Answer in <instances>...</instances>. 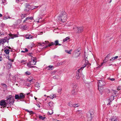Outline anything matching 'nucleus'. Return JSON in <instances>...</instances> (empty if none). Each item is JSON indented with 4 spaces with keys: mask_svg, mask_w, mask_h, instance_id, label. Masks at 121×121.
<instances>
[{
    "mask_svg": "<svg viewBox=\"0 0 121 121\" xmlns=\"http://www.w3.org/2000/svg\"><path fill=\"white\" fill-rule=\"evenodd\" d=\"M67 16V14L65 12H62L61 15L58 17V19L60 21L64 22L66 20Z\"/></svg>",
    "mask_w": 121,
    "mask_h": 121,
    "instance_id": "f257e3e1",
    "label": "nucleus"
},
{
    "mask_svg": "<svg viewBox=\"0 0 121 121\" xmlns=\"http://www.w3.org/2000/svg\"><path fill=\"white\" fill-rule=\"evenodd\" d=\"M12 96L11 95H9L7 97V99L6 100V102L7 105L10 106L13 104L14 103V100Z\"/></svg>",
    "mask_w": 121,
    "mask_h": 121,
    "instance_id": "f03ea898",
    "label": "nucleus"
},
{
    "mask_svg": "<svg viewBox=\"0 0 121 121\" xmlns=\"http://www.w3.org/2000/svg\"><path fill=\"white\" fill-rule=\"evenodd\" d=\"M25 97V94L24 93H20L18 95H15V99H19L21 101H23Z\"/></svg>",
    "mask_w": 121,
    "mask_h": 121,
    "instance_id": "7ed1b4c3",
    "label": "nucleus"
},
{
    "mask_svg": "<svg viewBox=\"0 0 121 121\" xmlns=\"http://www.w3.org/2000/svg\"><path fill=\"white\" fill-rule=\"evenodd\" d=\"M98 82V89L100 91L103 89V87L105 85V82L103 80H99Z\"/></svg>",
    "mask_w": 121,
    "mask_h": 121,
    "instance_id": "20e7f679",
    "label": "nucleus"
},
{
    "mask_svg": "<svg viewBox=\"0 0 121 121\" xmlns=\"http://www.w3.org/2000/svg\"><path fill=\"white\" fill-rule=\"evenodd\" d=\"M83 28L82 27H76L73 28V29L77 33H80L82 32L83 31Z\"/></svg>",
    "mask_w": 121,
    "mask_h": 121,
    "instance_id": "39448f33",
    "label": "nucleus"
},
{
    "mask_svg": "<svg viewBox=\"0 0 121 121\" xmlns=\"http://www.w3.org/2000/svg\"><path fill=\"white\" fill-rule=\"evenodd\" d=\"M94 111L93 109H91L89 111V113L90 114V117H89L88 119L91 121L93 117L94 116Z\"/></svg>",
    "mask_w": 121,
    "mask_h": 121,
    "instance_id": "423d86ee",
    "label": "nucleus"
},
{
    "mask_svg": "<svg viewBox=\"0 0 121 121\" xmlns=\"http://www.w3.org/2000/svg\"><path fill=\"white\" fill-rule=\"evenodd\" d=\"M82 69L80 68L78 70V71L76 72V78L77 79H79L80 77L81 74H80L81 73V71L82 70Z\"/></svg>",
    "mask_w": 121,
    "mask_h": 121,
    "instance_id": "0eeeda50",
    "label": "nucleus"
},
{
    "mask_svg": "<svg viewBox=\"0 0 121 121\" xmlns=\"http://www.w3.org/2000/svg\"><path fill=\"white\" fill-rule=\"evenodd\" d=\"M80 53L79 50L78 49V50H75L74 52V53L73 54L74 57H78L80 55Z\"/></svg>",
    "mask_w": 121,
    "mask_h": 121,
    "instance_id": "6e6552de",
    "label": "nucleus"
},
{
    "mask_svg": "<svg viewBox=\"0 0 121 121\" xmlns=\"http://www.w3.org/2000/svg\"><path fill=\"white\" fill-rule=\"evenodd\" d=\"M6 100H2L0 101V105L2 106H4L3 108L5 107L7 105V102H6Z\"/></svg>",
    "mask_w": 121,
    "mask_h": 121,
    "instance_id": "1a4fd4ad",
    "label": "nucleus"
},
{
    "mask_svg": "<svg viewBox=\"0 0 121 121\" xmlns=\"http://www.w3.org/2000/svg\"><path fill=\"white\" fill-rule=\"evenodd\" d=\"M31 62H33V63H32V65H35L36 63L37 62L36 58V57H32L31 60Z\"/></svg>",
    "mask_w": 121,
    "mask_h": 121,
    "instance_id": "9d476101",
    "label": "nucleus"
},
{
    "mask_svg": "<svg viewBox=\"0 0 121 121\" xmlns=\"http://www.w3.org/2000/svg\"><path fill=\"white\" fill-rule=\"evenodd\" d=\"M85 63L84 65V66L80 68L82 69H83L86 66V65H88L89 66V65H90V64L88 62V61L86 60V59L85 60Z\"/></svg>",
    "mask_w": 121,
    "mask_h": 121,
    "instance_id": "9b49d317",
    "label": "nucleus"
},
{
    "mask_svg": "<svg viewBox=\"0 0 121 121\" xmlns=\"http://www.w3.org/2000/svg\"><path fill=\"white\" fill-rule=\"evenodd\" d=\"M26 9L25 10V11H29V10L31 9V6L28 4H26Z\"/></svg>",
    "mask_w": 121,
    "mask_h": 121,
    "instance_id": "f8f14e48",
    "label": "nucleus"
},
{
    "mask_svg": "<svg viewBox=\"0 0 121 121\" xmlns=\"http://www.w3.org/2000/svg\"><path fill=\"white\" fill-rule=\"evenodd\" d=\"M114 96L113 95H112L111 96L110 98L109 99V102L107 104L108 105H110V102H111L114 99V96Z\"/></svg>",
    "mask_w": 121,
    "mask_h": 121,
    "instance_id": "ddd939ff",
    "label": "nucleus"
},
{
    "mask_svg": "<svg viewBox=\"0 0 121 121\" xmlns=\"http://www.w3.org/2000/svg\"><path fill=\"white\" fill-rule=\"evenodd\" d=\"M31 61H30V62L27 63V65L29 68H37V67L36 66H32L31 65H32V63H31Z\"/></svg>",
    "mask_w": 121,
    "mask_h": 121,
    "instance_id": "4468645a",
    "label": "nucleus"
},
{
    "mask_svg": "<svg viewBox=\"0 0 121 121\" xmlns=\"http://www.w3.org/2000/svg\"><path fill=\"white\" fill-rule=\"evenodd\" d=\"M49 105L50 106V108L51 109H53V107L54 106L53 105L54 104L52 101H50L48 103Z\"/></svg>",
    "mask_w": 121,
    "mask_h": 121,
    "instance_id": "2eb2a0df",
    "label": "nucleus"
},
{
    "mask_svg": "<svg viewBox=\"0 0 121 121\" xmlns=\"http://www.w3.org/2000/svg\"><path fill=\"white\" fill-rule=\"evenodd\" d=\"M111 121H119L118 118L116 117H113L111 119Z\"/></svg>",
    "mask_w": 121,
    "mask_h": 121,
    "instance_id": "dca6fc26",
    "label": "nucleus"
},
{
    "mask_svg": "<svg viewBox=\"0 0 121 121\" xmlns=\"http://www.w3.org/2000/svg\"><path fill=\"white\" fill-rule=\"evenodd\" d=\"M59 41L58 40H56L55 41V45L56 46L59 45L60 46L62 45L61 44L59 43Z\"/></svg>",
    "mask_w": 121,
    "mask_h": 121,
    "instance_id": "f3484780",
    "label": "nucleus"
},
{
    "mask_svg": "<svg viewBox=\"0 0 121 121\" xmlns=\"http://www.w3.org/2000/svg\"><path fill=\"white\" fill-rule=\"evenodd\" d=\"M56 95H51L49 96H48L47 97H50L51 99H53L54 97H56Z\"/></svg>",
    "mask_w": 121,
    "mask_h": 121,
    "instance_id": "a211bd4d",
    "label": "nucleus"
},
{
    "mask_svg": "<svg viewBox=\"0 0 121 121\" xmlns=\"http://www.w3.org/2000/svg\"><path fill=\"white\" fill-rule=\"evenodd\" d=\"M33 38V36L31 35H27L26 36V38L27 39H32Z\"/></svg>",
    "mask_w": 121,
    "mask_h": 121,
    "instance_id": "6ab92c4d",
    "label": "nucleus"
},
{
    "mask_svg": "<svg viewBox=\"0 0 121 121\" xmlns=\"http://www.w3.org/2000/svg\"><path fill=\"white\" fill-rule=\"evenodd\" d=\"M117 91H116L115 90H112L111 91V92L112 94V95H116L117 94Z\"/></svg>",
    "mask_w": 121,
    "mask_h": 121,
    "instance_id": "aec40b11",
    "label": "nucleus"
},
{
    "mask_svg": "<svg viewBox=\"0 0 121 121\" xmlns=\"http://www.w3.org/2000/svg\"><path fill=\"white\" fill-rule=\"evenodd\" d=\"M25 110L29 112L30 113V115L33 114H34V113L32 111H29L28 109H26Z\"/></svg>",
    "mask_w": 121,
    "mask_h": 121,
    "instance_id": "412c9836",
    "label": "nucleus"
},
{
    "mask_svg": "<svg viewBox=\"0 0 121 121\" xmlns=\"http://www.w3.org/2000/svg\"><path fill=\"white\" fill-rule=\"evenodd\" d=\"M2 40L3 43H4L6 42L7 40V37H5L4 39H2Z\"/></svg>",
    "mask_w": 121,
    "mask_h": 121,
    "instance_id": "4be33fe9",
    "label": "nucleus"
},
{
    "mask_svg": "<svg viewBox=\"0 0 121 121\" xmlns=\"http://www.w3.org/2000/svg\"><path fill=\"white\" fill-rule=\"evenodd\" d=\"M53 66L52 65H49L47 67V68H48V70H52V68H53Z\"/></svg>",
    "mask_w": 121,
    "mask_h": 121,
    "instance_id": "5701e85b",
    "label": "nucleus"
},
{
    "mask_svg": "<svg viewBox=\"0 0 121 121\" xmlns=\"http://www.w3.org/2000/svg\"><path fill=\"white\" fill-rule=\"evenodd\" d=\"M80 106L79 104H73V107H79Z\"/></svg>",
    "mask_w": 121,
    "mask_h": 121,
    "instance_id": "b1692460",
    "label": "nucleus"
},
{
    "mask_svg": "<svg viewBox=\"0 0 121 121\" xmlns=\"http://www.w3.org/2000/svg\"><path fill=\"white\" fill-rule=\"evenodd\" d=\"M63 63H64V62H59L57 63V66H59L63 64Z\"/></svg>",
    "mask_w": 121,
    "mask_h": 121,
    "instance_id": "393cba45",
    "label": "nucleus"
},
{
    "mask_svg": "<svg viewBox=\"0 0 121 121\" xmlns=\"http://www.w3.org/2000/svg\"><path fill=\"white\" fill-rule=\"evenodd\" d=\"M18 36L17 35L15 34L11 36V38L13 39L14 38L17 37Z\"/></svg>",
    "mask_w": 121,
    "mask_h": 121,
    "instance_id": "a878e982",
    "label": "nucleus"
},
{
    "mask_svg": "<svg viewBox=\"0 0 121 121\" xmlns=\"http://www.w3.org/2000/svg\"><path fill=\"white\" fill-rule=\"evenodd\" d=\"M69 39V37H66V38L63 39V41L64 42H65L67 40H68V39Z\"/></svg>",
    "mask_w": 121,
    "mask_h": 121,
    "instance_id": "bb28decb",
    "label": "nucleus"
},
{
    "mask_svg": "<svg viewBox=\"0 0 121 121\" xmlns=\"http://www.w3.org/2000/svg\"><path fill=\"white\" fill-rule=\"evenodd\" d=\"M60 77L59 76L57 75H56L55 76H53V78L54 79H58Z\"/></svg>",
    "mask_w": 121,
    "mask_h": 121,
    "instance_id": "cd10ccee",
    "label": "nucleus"
},
{
    "mask_svg": "<svg viewBox=\"0 0 121 121\" xmlns=\"http://www.w3.org/2000/svg\"><path fill=\"white\" fill-rule=\"evenodd\" d=\"M39 119H40L42 120H44L46 118L45 117H43L42 116L40 115L39 116Z\"/></svg>",
    "mask_w": 121,
    "mask_h": 121,
    "instance_id": "c85d7f7f",
    "label": "nucleus"
},
{
    "mask_svg": "<svg viewBox=\"0 0 121 121\" xmlns=\"http://www.w3.org/2000/svg\"><path fill=\"white\" fill-rule=\"evenodd\" d=\"M34 79H31L30 80H29V79H28V81L30 83H31L33 84V83L34 82Z\"/></svg>",
    "mask_w": 121,
    "mask_h": 121,
    "instance_id": "c756f323",
    "label": "nucleus"
},
{
    "mask_svg": "<svg viewBox=\"0 0 121 121\" xmlns=\"http://www.w3.org/2000/svg\"><path fill=\"white\" fill-rule=\"evenodd\" d=\"M4 52L5 53L8 54L9 53V49H6L4 50Z\"/></svg>",
    "mask_w": 121,
    "mask_h": 121,
    "instance_id": "7c9ffc66",
    "label": "nucleus"
},
{
    "mask_svg": "<svg viewBox=\"0 0 121 121\" xmlns=\"http://www.w3.org/2000/svg\"><path fill=\"white\" fill-rule=\"evenodd\" d=\"M26 16V14H22L21 16L22 18H24Z\"/></svg>",
    "mask_w": 121,
    "mask_h": 121,
    "instance_id": "2f4dec72",
    "label": "nucleus"
},
{
    "mask_svg": "<svg viewBox=\"0 0 121 121\" xmlns=\"http://www.w3.org/2000/svg\"><path fill=\"white\" fill-rule=\"evenodd\" d=\"M72 51V50H70V51L65 50V51L66 53L69 54H71V51Z\"/></svg>",
    "mask_w": 121,
    "mask_h": 121,
    "instance_id": "473e14b6",
    "label": "nucleus"
},
{
    "mask_svg": "<svg viewBox=\"0 0 121 121\" xmlns=\"http://www.w3.org/2000/svg\"><path fill=\"white\" fill-rule=\"evenodd\" d=\"M118 57V56H116L115 57H113L111 59H110V60H113L116 59V58H117Z\"/></svg>",
    "mask_w": 121,
    "mask_h": 121,
    "instance_id": "72a5a7b5",
    "label": "nucleus"
},
{
    "mask_svg": "<svg viewBox=\"0 0 121 121\" xmlns=\"http://www.w3.org/2000/svg\"><path fill=\"white\" fill-rule=\"evenodd\" d=\"M23 1V0H16V1L17 3H22V2Z\"/></svg>",
    "mask_w": 121,
    "mask_h": 121,
    "instance_id": "f704fd0d",
    "label": "nucleus"
},
{
    "mask_svg": "<svg viewBox=\"0 0 121 121\" xmlns=\"http://www.w3.org/2000/svg\"><path fill=\"white\" fill-rule=\"evenodd\" d=\"M76 91V90L75 89L74 90H73L72 91V93L73 94H75Z\"/></svg>",
    "mask_w": 121,
    "mask_h": 121,
    "instance_id": "c9c22d12",
    "label": "nucleus"
},
{
    "mask_svg": "<svg viewBox=\"0 0 121 121\" xmlns=\"http://www.w3.org/2000/svg\"><path fill=\"white\" fill-rule=\"evenodd\" d=\"M25 74L27 75H29L31 74L30 72L28 71H26L25 73Z\"/></svg>",
    "mask_w": 121,
    "mask_h": 121,
    "instance_id": "e433bc0d",
    "label": "nucleus"
},
{
    "mask_svg": "<svg viewBox=\"0 0 121 121\" xmlns=\"http://www.w3.org/2000/svg\"><path fill=\"white\" fill-rule=\"evenodd\" d=\"M29 19V18L28 17H27L25 19L24 21L23 22H26V20H28Z\"/></svg>",
    "mask_w": 121,
    "mask_h": 121,
    "instance_id": "4c0bfd02",
    "label": "nucleus"
},
{
    "mask_svg": "<svg viewBox=\"0 0 121 121\" xmlns=\"http://www.w3.org/2000/svg\"><path fill=\"white\" fill-rule=\"evenodd\" d=\"M68 105L71 107H73V104H72L70 102L68 104Z\"/></svg>",
    "mask_w": 121,
    "mask_h": 121,
    "instance_id": "58836bf2",
    "label": "nucleus"
},
{
    "mask_svg": "<svg viewBox=\"0 0 121 121\" xmlns=\"http://www.w3.org/2000/svg\"><path fill=\"white\" fill-rule=\"evenodd\" d=\"M8 60H9L10 61L13 62V60H12L11 59L9 58V56H8Z\"/></svg>",
    "mask_w": 121,
    "mask_h": 121,
    "instance_id": "ea45409f",
    "label": "nucleus"
},
{
    "mask_svg": "<svg viewBox=\"0 0 121 121\" xmlns=\"http://www.w3.org/2000/svg\"><path fill=\"white\" fill-rule=\"evenodd\" d=\"M6 1L5 0H2V3L3 4H4L5 3Z\"/></svg>",
    "mask_w": 121,
    "mask_h": 121,
    "instance_id": "a19ab883",
    "label": "nucleus"
},
{
    "mask_svg": "<svg viewBox=\"0 0 121 121\" xmlns=\"http://www.w3.org/2000/svg\"><path fill=\"white\" fill-rule=\"evenodd\" d=\"M121 90V86L119 87L117 89V91H119Z\"/></svg>",
    "mask_w": 121,
    "mask_h": 121,
    "instance_id": "79ce46f5",
    "label": "nucleus"
},
{
    "mask_svg": "<svg viewBox=\"0 0 121 121\" xmlns=\"http://www.w3.org/2000/svg\"><path fill=\"white\" fill-rule=\"evenodd\" d=\"M42 44H45V43H44V42L42 43H39L38 44L39 45L41 46V45H42Z\"/></svg>",
    "mask_w": 121,
    "mask_h": 121,
    "instance_id": "37998d69",
    "label": "nucleus"
},
{
    "mask_svg": "<svg viewBox=\"0 0 121 121\" xmlns=\"http://www.w3.org/2000/svg\"><path fill=\"white\" fill-rule=\"evenodd\" d=\"M50 44L51 45V46H52V45H55V43H53V42H51Z\"/></svg>",
    "mask_w": 121,
    "mask_h": 121,
    "instance_id": "c03bdc74",
    "label": "nucleus"
},
{
    "mask_svg": "<svg viewBox=\"0 0 121 121\" xmlns=\"http://www.w3.org/2000/svg\"><path fill=\"white\" fill-rule=\"evenodd\" d=\"M0 43L1 44L2 43V44H3V42L2 41V39H0Z\"/></svg>",
    "mask_w": 121,
    "mask_h": 121,
    "instance_id": "a18cd8bd",
    "label": "nucleus"
},
{
    "mask_svg": "<svg viewBox=\"0 0 121 121\" xmlns=\"http://www.w3.org/2000/svg\"><path fill=\"white\" fill-rule=\"evenodd\" d=\"M106 59H105L104 60L103 62L102 63V64L101 65H102L105 62L107 61L106 60Z\"/></svg>",
    "mask_w": 121,
    "mask_h": 121,
    "instance_id": "49530a36",
    "label": "nucleus"
},
{
    "mask_svg": "<svg viewBox=\"0 0 121 121\" xmlns=\"http://www.w3.org/2000/svg\"><path fill=\"white\" fill-rule=\"evenodd\" d=\"M109 79L112 81H114L115 80V79L114 78H109Z\"/></svg>",
    "mask_w": 121,
    "mask_h": 121,
    "instance_id": "de8ad7c7",
    "label": "nucleus"
},
{
    "mask_svg": "<svg viewBox=\"0 0 121 121\" xmlns=\"http://www.w3.org/2000/svg\"><path fill=\"white\" fill-rule=\"evenodd\" d=\"M2 60V57L1 56H0V61H1Z\"/></svg>",
    "mask_w": 121,
    "mask_h": 121,
    "instance_id": "09e8293b",
    "label": "nucleus"
},
{
    "mask_svg": "<svg viewBox=\"0 0 121 121\" xmlns=\"http://www.w3.org/2000/svg\"><path fill=\"white\" fill-rule=\"evenodd\" d=\"M8 18H7L6 17H4V20H6V19H7Z\"/></svg>",
    "mask_w": 121,
    "mask_h": 121,
    "instance_id": "8fccbe9b",
    "label": "nucleus"
},
{
    "mask_svg": "<svg viewBox=\"0 0 121 121\" xmlns=\"http://www.w3.org/2000/svg\"><path fill=\"white\" fill-rule=\"evenodd\" d=\"M52 111H53V110H52ZM48 113V114H49L50 115H51L53 113V112H52V113H50L49 112Z\"/></svg>",
    "mask_w": 121,
    "mask_h": 121,
    "instance_id": "3c124183",
    "label": "nucleus"
},
{
    "mask_svg": "<svg viewBox=\"0 0 121 121\" xmlns=\"http://www.w3.org/2000/svg\"><path fill=\"white\" fill-rule=\"evenodd\" d=\"M25 52H27L28 51V50L26 48L25 49Z\"/></svg>",
    "mask_w": 121,
    "mask_h": 121,
    "instance_id": "603ef678",
    "label": "nucleus"
},
{
    "mask_svg": "<svg viewBox=\"0 0 121 121\" xmlns=\"http://www.w3.org/2000/svg\"><path fill=\"white\" fill-rule=\"evenodd\" d=\"M82 112V111L81 110H78L77 111V113H79V112Z\"/></svg>",
    "mask_w": 121,
    "mask_h": 121,
    "instance_id": "864d4df0",
    "label": "nucleus"
},
{
    "mask_svg": "<svg viewBox=\"0 0 121 121\" xmlns=\"http://www.w3.org/2000/svg\"><path fill=\"white\" fill-rule=\"evenodd\" d=\"M29 17V19H30V20H32V19H33V17Z\"/></svg>",
    "mask_w": 121,
    "mask_h": 121,
    "instance_id": "5fc2aeb1",
    "label": "nucleus"
},
{
    "mask_svg": "<svg viewBox=\"0 0 121 121\" xmlns=\"http://www.w3.org/2000/svg\"><path fill=\"white\" fill-rule=\"evenodd\" d=\"M44 42L46 43H49V42L48 41H45Z\"/></svg>",
    "mask_w": 121,
    "mask_h": 121,
    "instance_id": "6e6d98bb",
    "label": "nucleus"
},
{
    "mask_svg": "<svg viewBox=\"0 0 121 121\" xmlns=\"http://www.w3.org/2000/svg\"><path fill=\"white\" fill-rule=\"evenodd\" d=\"M61 89H59L58 90V92L59 93H60V91L61 90Z\"/></svg>",
    "mask_w": 121,
    "mask_h": 121,
    "instance_id": "4d7b16f0",
    "label": "nucleus"
},
{
    "mask_svg": "<svg viewBox=\"0 0 121 121\" xmlns=\"http://www.w3.org/2000/svg\"><path fill=\"white\" fill-rule=\"evenodd\" d=\"M32 53H29L28 54V55H29L30 56H31V54Z\"/></svg>",
    "mask_w": 121,
    "mask_h": 121,
    "instance_id": "13d9d810",
    "label": "nucleus"
},
{
    "mask_svg": "<svg viewBox=\"0 0 121 121\" xmlns=\"http://www.w3.org/2000/svg\"><path fill=\"white\" fill-rule=\"evenodd\" d=\"M25 62V61L24 60H22L21 62V63H23L24 62Z\"/></svg>",
    "mask_w": 121,
    "mask_h": 121,
    "instance_id": "bf43d9fd",
    "label": "nucleus"
},
{
    "mask_svg": "<svg viewBox=\"0 0 121 121\" xmlns=\"http://www.w3.org/2000/svg\"><path fill=\"white\" fill-rule=\"evenodd\" d=\"M51 46V45H50V44H48L47 46V47H50Z\"/></svg>",
    "mask_w": 121,
    "mask_h": 121,
    "instance_id": "052dcab7",
    "label": "nucleus"
},
{
    "mask_svg": "<svg viewBox=\"0 0 121 121\" xmlns=\"http://www.w3.org/2000/svg\"><path fill=\"white\" fill-rule=\"evenodd\" d=\"M109 54H108V55H107L106 56V57L105 58L106 59V58H108V57H109Z\"/></svg>",
    "mask_w": 121,
    "mask_h": 121,
    "instance_id": "680f3d73",
    "label": "nucleus"
},
{
    "mask_svg": "<svg viewBox=\"0 0 121 121\" xmlns=\"http://www.w3.org/2000/svg\"><path fill=\"white\" fill-rule=\"evenodd\" d=\"M37 106L39 107V108H40V105H39V104H38L37 105Z\"/></svg>",
    "mask_w": 121,
    "mask_h": 121,
    "instance_id": "e2e57ef3",
    "label": "nucleus"
},
{
    "mask_svg": "<svg viewBox=\"0 0 121 121\" xmlns=\"http://www.w3.org/2000/svg\"><path fill=\"white\" fill-rule=\"evenodd\" d=\"M21 52H24V53L26 52H25V50L24 51H21Z\"/></svg>",
    "mask_w": 121,
    "mask_h": 121,
    "instance_id": "0e129e2a",
    "label": "nucleus"
},
{
    "mask_svg": "<svg viewBox=\"0 0 121 121\" xmlns=\"http://www.w3.org/2000/svg\"><path fill=\"white\" fill-rule=\"evenodd\" d=\"M54 121H59L58 120H56V119H55L54 120Z\"/></svg>",
    "mask_w": 121,
    "mask_h": 121,
    "instance_id": "69168bd1",
    "label": "nucleus"
},
{
    "mask_svg": "<svg viewBox=\"0 0 121 121\" xmlns=\"http://www.w3.org/2000/svg\"><path fill=\"white\" fill-rule=\"evenodd\" d=\"M2 14L0 13V17H2Z\"/></svg>",
    "mask_w": 121,
    "mask_h": 121,
    "instance_id": "338daca9",
    "label": "nucleus"
},
{
    "mask_svg": "<svg viewBox=\"0 0 121 121\" xmlns=\"http://www.w3.org/2000/svg\"><path fill=\"white\" fill-rule=\"evenodd\" d=\"M112 0H110V1L109 2V3H110L112 2Z\"/></svg>",
    "mask_w": 121,
    "mask_h": 121,
    "instance_id": "774afa93",
    "label": "nucleus"
}]
</instances>
